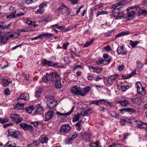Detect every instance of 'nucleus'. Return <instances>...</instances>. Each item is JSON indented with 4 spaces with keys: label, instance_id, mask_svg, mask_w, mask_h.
<instances>
[{
    "label": "nucleus",
    "instance_id": "nucleus-1",
    "mask_svg": "<svg viewBox=\"0 0 147 147\" xmlns=\"http://www.w3.org/2000/svg\"><path fill=\"white\" fill-rule=\"evenodd\" d=\"M19 36V34L15 32H9L3 35L2 34V32L0 30V41L4 44L6 43L9 38H13V39H15Z\"/></svg>",
    "mask_w": 147,
    "mask_h": 147
},
{
    "label": "nucleus",
    "instance_id": "nucleus-2",
    "mask_svg": "<svg viewBox=\"0 0 147 147\" xmlns=\"http://www.w3.org/2000/svg\"><path fill=\"white\" fill-rule=\"evenodd\" d=\"M91 88L90 86H88L80 89V87L74 86V94L84 96L89 92Z\"/></svg>",
    "mask_w": 147,
    "mask_h": 147
},
{
    "label": "nucleus",
    "instance_id": "nucleus-3",
    "mask_svg": "<svg viewBox=\"0 0 147 147\" xmlns=\"http://www.w3.org/2000/svg\"><path fill=\"white\" fill-rule=\"evenodd\" d=\"M55 13L58 16L61 14L64 15L66 14H69L71 12L70 9L65 5L64 4H62L59 7L56 9L55 10Z\"/></svg>",
    "mask_w": 147,
    "mask_h": 147
},
{
    "label": "nucleus",
    "instance_id": "nucleus-4",
    "mask_svg": "<svg viewBox=\"0 0 147 147\" xmlns=\"http://www.w3.org/2000/svg\"><path fill=\"white\" fill-rule=\"evenodd\" d=\"M103 57L105 59L108 58V59L107 60H106L102 59L98 60L96 62V63L97 64L100 65V64H102L103 65H105L108 64L111 62L112 58L110 57H109V55L107 53L104 54Z\"/></svg>",
    "mask_w": 147,
    "mask_h": 147
},
{
    "label": "nucleus",
    "instance_id": "nucleus-5",
    "mask_svg": "<svg viewBox=\"0 0 147 147\" xmlns=\"http://www.w3.org/2000/svg\"><path fill=\"white\" fill-rule=\"evenodd\" d=\"M42 63L45 65L52 67L55 68H58L59 67L63 68L64 67V66L61 67L60 66H59L58 65V63L55 62L54 63L53 61L47 60L46 59H44L42 60Z\"/></svg>",
    "mask_w": 147,
    "mask_h": 147
},
{
    "label": "nucleus",
    "instance_id": "nucleus-6",
    "mask_svg": "<svg viewBox=\"0 0 147 147\" xmlns=\"http://www.w3.org/2000/svg\"><path fill=\"white\" fill-rule=\"evenodd\" d=\"M58 75L56 72L51 71L49 74H46L45 78L47 81H53Z\"/></svg>",
    "mask_w": 147,
    "mask_h": 147
},
{
    "label": "nucleus",
    "instance_id": "nucleus-7",
    "mask_svg": "<svg viewBox=\"0 0 147 147\" xmlns=\"http://www.w3.org/2000/svg\"><path fill=\"white\" fill-rule=\"evenodd\" d=\"M71 128V127L68 124L61 125L60 128V133L63 135L64 133L68 132Z\"/></svg>",
    "mask_w": 147,
    "mask_h": 147
},
{
    "label": "nucleus",
    "instance_id": "nucleus-8",
    "mask_svg": "<svg viewBox=\"0 0 147 147\" xmlns=\"http://www.w3.org/2000/svg\"><path fill=\"white\" fill-rule=\"evenodd\" d=\"M20 135L19 131L13 129H10L8 130V135L15 138H18Z\"/></svg>",
    "mask_w": 147,
    "mask_h": 147
},
{
    "label": "nucleus",
    "instance_id": "nucleus-9",
    "mask_svg": "<svg viewBox=\"0 0 147 147\" xmlns=\"http://www.w3.org/2000/svg\"><path fill=\"white\" fill-rule=\"evenodd\" d=\"M20 127L24 130H30L31 131H34V128L30 125H28L26 123L22 122L20 124Z\"/></svg>",
    "mask_w": 147,
    "mask_h": 147
},
{
    "label": "nucleus",
    "instance_id": "nucleus-10",
    "mask_svg": "<svg viewBox=\"0 0 147 147\" xmlns=\"http://www.w3.org/2000/svg\"><path fill=\"white\" fill-rule=\"evenodd\" d=\"M121 7H119L118 9H113L112 11V14L114 17H117L123 12V11L121 10Z\"/></svg>",
    "mask_w": 147,
    "mask_h": 147
},
{
    "label": "nucleus",
    "instance_id": "nucleus-11",
    "mask_svg": "<svg viewBox=\"0 0 147 147\" xmlns=\"http://www.w3.org/2000/svg\"><path fill=\"white\" fill-rule=\"evenodd\" d=\"M128 13L126 16L125 18L126 20H130L132 19L135 15L134 11L131 10L128 11Z\"/></svg>",
    "mask_w": 147,
    "mask_h": 147
},
{
    "label": "nucleus",
    "instance_id": "nucleus-12",
    "mask_svg": "<svg viewBox=\"0 0 147 147\" xmlns=\"http://www.w3.org/2000/svg\"><path fill=\"white\" fill-rule=\"evenodd\" d=\"M11 117L14 122L17 123L20 122L22 120V118L20 116L16 114H11Z\"/></svg>",
    "mask_w": 147,
    "mask_h": 147
},
{
    "label": "nucleus",
    "instance_id": "nucleus-13",
    "mask_svg": "<svg viewBox=\"0 0 147 147\" xmlns=\"http://www.w3.org/2000/svg\"><path fill=\"white\" fill-rule=\"evenodd\" d=\"M43 36L49 39L50 38L54 37V35L52 33L45 32L40 34L37 36L38 39L40 38L42 39V37Z\"/></svg>",
    "mask_w": 147,
    "mask_h": 147
},
{
    "label": "nucleus",
    "instance_id": "nucleus-14",
    "mask_svg": "<svg viewBox=\"0 0 147 147\" xmlns=\"http://www.w3.org/2000/svg\"><path fill=\"white\" fill-rule=\"evenodd\" d=\"M118 77V75L117 74H115L111 75L108 78L107 82L109 84H112L114 82L115 80L117 79Z\"/></svg>",
    "mask_w": 147,
    "mask_h": 147
},
{
    "label": "nucleus",
    "instance_id": "nucleus-15",
    "mask_svg": "<svg viewBox=\"0 0 147 147\" xmlns=\"http://www.w3.org/2000/svg\"><path fill=\"white\" fill-rule=\"evenodd\" d=\"M46 5V4L45 3H42L39 6V9H38L35 12L36 14H43L45 11V7Z\"/></svg>",
    "mask_w": 147,
    "mask_h": 147
},
{
    "label": "nucleus",
    "instance_id": "nucleus-16",
    "mask_svg": "<svg viewBox=\"0 0 147 147\" xmlns=\"http://www.w3.org/2000/svg\"><path fill=\"white\" fill-rule=\"evenodd\" d=\"M35 114L36 115L41 114L43 113V108L40 104H38L35 106Z\"/></svg>",
    "mask_w": 147,
    "mask_h": 147
},
{
    "label": "nucleus",
    "instance_id": "nucleus-17",
    "mask_svg": "<svg viewBox=\"0 0 147 147\" xmlns=\"http://www.w3.org/2000/svg\"><path fill=\"white\" fill-rule=\"evenodd\" d=\"M117 52L119 54H121L123 55H125L127 53V51L122 45L118 47L117 50Z\"/></svg>",
    "mask_w": 147,
    "mask_h": 147
},
{
    "label": "nucleus",
    "instance_id": "nucleus-18",
    "mask_svg": "<svg viewBox=\"0 0 147 147\" xmlns=\"http://www.w3.org/2000/svg\"><path fill=\"white\" fill-rule=\"evenodd\" d=\"M54 112L53 111H49L45 113V121L51 119L53 117Z\"/></svg>",
    "mask_w": 147,
    "mask_h": 147
},
{
    "label": "nucleus",
    "instance_id": "nucleus-19",
    "mask_svg": "<svg viewBox=\"0 0 147 147\" xmlns=\"http://www.w3.org/2000/svg\"><path fill=\"white\" fill-rule=\"evenodd\" d=\"M55 79L56 81V82L55 84V87L58 88H60L61 87V84L60 81V78L59 75L57 76Z\"/></svg>",
    "mask_w": 147,
    "mask_h": 147
},
{
    "label": "nucleus",
    "instance_id": "nucleus-20",
    "mask_svg": "<svg viewBox=\"0 0 147 147\" xmlns=\"http://www.w3.org/2000/svg\"><path fill=\"white\" fill-rule=\"evenodd\" d=\"M73 110H74V107H72L71 111L68 113H60V112H59L58 111H57L56 113V114L58 115H61V116H63L64 117H66L67 115H70V114H71L72 113L73 111Z\"/></svg>",
    "mask_w": 147,
    "mask_h": 147
},
{
    "label": "nucleus",
    "instance_id": "nucleus-21",
    "mask_svg": "<svg viewBox=\"0 0 147 147\" xmlns=\"http://www.w3.org/2000/svg\"><path fill=\"white\" fill-rule=\"evenodd\" d=\"M117 103L120 104L123 107H126L129 104V102L126 100H124L119 101L117 102Z\"/></svg>",
    "mask_w": 147,
    "mask_h": 147
},
{
    "label": "nucleus",
    "instance_id": "nucleus-22",
    "mask_svg": "<svg viewBox=\"0 0 147 147\" xmlns=\"http://www.w3.org/2000/svg\"><path fill=\"white\" fill-rule=\"evenodd\" d=\"M56 100H55L53 98V97L52 96H50L47 98V100L46 101L47 106L51 104L55 101Z\"/></svg>",
    "mask_w": 147,
    "mask_h": 147
},
{
    "label": "nucleus",
    "instance_id": "nucleus-23",
    "mask_svg": "<svg viewBox=\"0 0 147 147\" xmlns=\"http://www.w3.org/2000/svg\"><path fill=\"white\" fill-rule=\"evenodd\" d=\"M48 140V137L45 135H42L41 136L40 142L42 143H47Z\"/></svg>",
    "mask_w": 147,
    "mask_h": 147
},
{
    "label": "nucleus",
    "instance_id": "nucleus-24",
    "mask_svg": "<svg viewBox=\"0 0 147 147\" xmlns=\"http://www.w3.org/2000/svg\"><path fill=\"white\" fill-rule=\"evenodd\" d=\"M57 105V101L55 100L54 102H52L51 104L48 105L47 106V107L49 108L50 110H52L54 109L55 108Z\"/></svg>",
    "mask_w": 147,
    "mask_h": 147
},
{
    "label": "nucleus",
    "instance_id": "nucleus-25",
    "mask_svg": "<svg viewBox=\"0 0 147 147\" xmlns=\"http://www.w3.org/2000/svg\"><path fill=\"white\" fill-rule=\"evenodd\" d=\"M2 82L3 85L4 86H8L9 84L12 83V81L11 80L9 81L7 79L4 78Z\"/></svg>",
    "mask_w": 147,
    "mask_h": 147
},
{
    "label": "nucleus",
    "instance_id": "nucleus-26",
    "mask_svg": "<svg viewBox=\"0 0 147 147\" xmlns=\"http://www.w3.org/2000/svg\"><path fill=\"white\" fill-rule=\"evenodd\" d=\"M138 94L142 96H144L146 94V91L144 87H142L140 89H138L137 91Z\"/></svg>",
    "mask_w": 147,
    "mask_h": 147
},
{
    "label": "nucleus",
    "instance_id": "nucleus-27",
    "mask_svg": "<svg viewBox=\"0 0 147 147\" xmlns=\"http://www.w3.org/2000/svg\"><path fill=\"white\" fill-rule=\"evenodd\" d=\"M82 121L80 120L76 124V130L77 131H80L81 129V127L82 125L81 123L82 122Z\"/></svg>",
    "mask_w": 147,
    "mask_h": 147
},
{
    "label": "nucleus",
    "instance_id": "nucleus-28",
    "mask_svg": "<svg viewBox=\"0 0 147 147\" xmlns=\"http://www.w3.org/2000/svg\"><path fill=\"white\" fill-rule=\"evenodd\" d=\"M139 43L138 41H133L132 40H129V44L133 48H135Z\"/></svg>",
    "mask_w": 147,
    "mask_h": 147
},
{
    "label": "nucleus",
    "instance_id": "nucleus-29",
    "mask_svg": "<svg viewBox=\"0 0 147 147\" xmlns=\"http://www.w3.org/2000/svg\"><path fill=\"white\" fill-rule=\"evenodd\" d=\"M34 107L33 106H29L28 107L25 108V110L28 113H31L34 110Z\"/></svg>",
    "mask_w": 147,
    "mask_h": 147
},
{
    "label": "nucleus",
    "instance_id": "nucleus-30",
    "mask_svg": "<svg viewBox=\"0 0 147 147\" xmlns=\"http://www.w3.org/2000/svg\"><path fill=\"white\" fill-rule=\"evenodd\" d=\"M129 32L128 31H122L116 35V37H120L122 36L128 34Z\"/></svg>",
    "mask_w": 147,
    "mask_h": 147
},
{
    "label": "nucleus",
    "instance_id": "nucleus-31",
    "mask_svg": "<svg viewBox=\"0 0 147 147\" xmlns=\"http://www.w3.org/2000/svg\"><path fill=\"white\" fill-rule=\"evenodd\" d=\"M42 91V89L41 88L38 89L36 92V94L35 95V97L38 98L40 97V94Z\"/></svg>",
    "mask_w": 147,
    "mask_h": 147
},
{
    "label": "nucleus",
    "instance_id": "nucleus-32",
    "mask_svg": "<svg viewBox=\"0 0 147 147\" xmlns=\"http://www.w3.org/2000/svg\"><path fill=\"white\" fill-rule=\"evenodd\" d=\"M141 99L138 97H137L132 99V101L135 104H137L139 103L140 102H141Z\"/></svg>",
    "mask_w": 147,
    "mask_h": 147
},
{
    "label": "nucleus",
    "instance_id": "nucleus-33",
    "mask_svg": "<svg viewBox=\"0 0 147 147\" xmlns=\"http://www.w3.org/2000/svg\"><path fill=\"white\" fill-rule=\"evenodd\" d=\"M24 105V103H18L16 105H15L14 109H17V110H19L23 107Z\"/></svg>",
    "mask_w": 147,
    "mask_h": 147
},
{
    "label": "nucleus",
    "instance_id": "nucleus-34",
    "mask_svg": "<svg viewBox=\"0 0 147 147\" xmlns=\"http://www.w3.org/2000/svg\"><path fill=\"white\" fill-rule=\"evenodd\" d=\"M74 139V135L72 136L71 137L69 138H68L65 141V143L66 144H69L72 143Z\"/></svg>",
    "mask_w": 147,
    "mask_h": 147
},
{
    "label": "nucleus",
    "instance_id": "nucleus-35",
    "mask_svg": "<svg viewBox=\"0 0 147 147\" xmlns=\"http://www.w3.org/2000/svg\"><path fill=\"white\" fill-rule=\"evenodd\" d=\"M147 14V11L146 9H141L139 12V14L140 16H145Z\"/></svg>",
    "mask_w": 147,
    "mask_h": 147
},
{
    "label": "nucleus",
    "instance_id": "nucleus-36",
    "mask_svg": "<svg viewBox=\"0 0 147 147\" xmlns=\"http://www.w3.org/2000/svg\"><path fill=\"white\" fill-rule=\"evenodd\" d=\"M16 11H13L11 14L9 15L6 16L7 18H9L10 19L13 18L15 17V14H16Z\"/></svg>",
    "mask_w": 147,
    "mask_h": 147
},
{
    "label": "nucleus",
    "instance_id": "nucleus-37",
    "mask_svg": "<svg viewBox=\"0 0 147 147\" xmlns=\"http://www.w3.org/2000/svg\"><path fill=\"white\" fill-rule=\"evenodd\" d=\"M26 97L25 96V94H21L17 98L18 100H19L20 99L21 100H24L26 101H28V99H26Z\"/></svg>",
    "mask_w": 147,
    "mask_h": 147
},
{
    "label": "nucleus",
    "instance_id": "nucleus-38",
    "mask_svg": "<svg viewBox=\"0 0 147 147\" xmlns=\"http://www.w3.org/2000/svg\"><path fill=\"white\" fill-rule=\"evenodd\" d=\"M135 124L139 128H141L143 123L137 120L134 121Z\"/></svg>",
    "mask_w": 147,
    "mask_h": 147
},
{
    "label": "nucleus",
    "instance_id": "nucleus-39",
    "mask_svg": "<svg viewBox=\"0 0 147 147\" xmlns=\"http://www.w3.org/2000/svg\"><path fill=\"white\" fill-rule=\"evenodd\" d=\"M129 88V86H121L119 89L122 92H124L128 89Z\"/></svg>",
    "mask_w": 147,
    "mask_h": 147
},
{
    "label": "nucleus",
    "instance_id": "nucleus-40",
    "mask_svg": "<svg viewBox=\"0 0 147 147\" xmlns=\"http://www.w3.org/2000/svg\"><path fill=\"white\" fill-rule=\"evenodd\" d=\"M95 39L93 38L90 41L87 42L84 46V47H87L89 46L94 40Z\"/></svg>",
    "mask_w": 147,
    "mask_h": 147
},
{
    "label": "nucleus",
    "instance_id": "nucleus-41",
    "mask_svg": "<svg viewBox=\"0 0 147 147\" xmlns=\"http://www.w3.org/2000/svg\"><path fill=\"white\" fill-rule=\"evenodd\" d=\"M81 115H82V113L80 114L78 113L77 114L75 115V116H74V122L77 121L81 117Z\"/></svg>",
    "mask_w": 147,
    "mask_h": 147
},
{
    "label": "nucleus",
    "instance_id": "nucleus-42",
    "mask_svg": "<svg viewBox=\"0 0 147 147\" xmlns=\"http://www.w3.org/2000/svg\"><path fill=\"white\" fill-rule=\"evenodd\" d=\"M31 30L28 27H26L24 28L20 29L19 30V32H26L30 31Z\"/></svg>",
    "mask_w": 147,
    "mask_h": 147
},
{
    "label": "nucleus",
    "instance_id": "nucleus-43",
    "mask_svg": "<svg viewBox=\"0 0 147 147\" xmlns=\"http://www.w3.org/2000/svg\"><path fill=\"white\" fill-rule=\"evenodd\" d=\"M103 101H105V99H102L100 100L93 101V104L99 105L102 103V102Z\"/></svg>",
    "mask_w": 147,
    "mask_h": 147
},
{
    "label": "nucleus",
    "instance_id": "nucleus-44",
    "mask_svg": "<svg viewBox=\"0 0 147 147\" xmlns=\"http://www.w3.org/2000/svg\"><path fill=\"white\" fill-rule=\"evenodd\" d=\"M40 144V141L39 140H34L32 141V143H31V144L34 146L38 145Z\"/></svg>",
    "mask_w": 147,
    "mask_h": 147
},
{
    "label": "nucleus",
    "instance_id": "nucleus-45",
    "mask_svg": "<svg viewBox=\"0 0 147 147\" xmlns=\"http://www.w3.org/2000/svg\"><path fill=\"white\" fill-rule=\"evenodd\" d=\"M125 110L126 112H128L130 114L136 112L135 109L130 108L125 109Z\"/></svg>",
    "mask_w": 147,
    "mask_h": 147
},
{
    "label": "nucleus",
    "instance_id": "nucleus-46",
    "mask_svg": "<svg viewBox=\"0 0 147 147\" xmlns=\"http://www.w3.org/2000/svg\"><path fill=\"white\" fill-rule=\"evenodd\" d=\"M107 13L108 11H102L101 12L98 11L97 13V15H96V16L97 17L99 16L107 14Z\"/></svg>",
    "mask_w": 147,
    "mask_h": 147
},
{
    "label": "nucleus",
    "instance_id": "nucleus-47",
    "mask_svg": "<svg viewBox=\"0 0 147 147\" xmlns=\"http://www.w3.org/2000/svg\"><path fill=\"white\" fill-rule=\"evenodd\" d=\"M92 109H91L87 110V111H84V113L82 115V116H85L88 115L91 113Z\"/></svg>",
    "mask_w": 147,
    "mask_h": 147
},
{
    "label": "nucleus",
    "instance_id": "nucleus-48",
    "mask_svg": "<svg viewBox=\"0 0 147 147\" xmlns=\"http://www.w3.org/2000/svg\"><path fill=\"white\" fill-rule=\"evenodd\" d=\"M135 87L137 88V91L138 89H140L142 87L141 84L139 82H138L136 83L135 84Z\"/></svg>",
    "mask_w": 147,
    "mask_h": 147
},
{
    "label": "nucleus",
    "instance_id": "nucleus-49",
    "mask_svg": "<svg viewBox=\"0 0 147 147\" xmlns=\"http://www.w3.org/2000/svg\"><path fill=\"white\" fill-rule=\"evenodd\" d=\"M12 23H11L9 24H8L7 25H3L2 29H9L10 26H11Z\"/></svg>",
    "mask_w": 147,
    "mask_h": 147
},
{
    "label": "nucleus",
    "instance_id": "nucleus-50",
    "mask_svg": "<svg viewBox=\"0 0 147 147\" xmlns=\"http://www.w3.org/2000/svg\"><path fill=\"white\" fill-rule=\"evenodd\" d=\"M81 105L80 103L78 102L74 103V107H77V109L81 108Z\"/></svg>",
    "mask_w": 147,
    "mask_h": 147
},
{
    "label": "nucleus",
    "instance_id": "nucleus-51",
    "mask_svg": "<svg viewBox=\"0 0 147 147\" xmlns=\"http://www.w3.org/2000/svg\"><path fill=\"white\" fill-rule=\"evenodd\" d=\"M104 49L107 52H110L111 51V49L109 45H107L104 48Z\"/></svg>",
    "mask_w": 147,
    "mask_h": 147
},
{
    "label": "nucleus",
    "instance_id": "nucleus-52",
    "mask_svg": "<svg viewBox=\"0 0 147 147\" xmlns=\"http://www.w3.org/2000/svg\"><path fill=\"white\" fill-rule=\"evenodd\" d=\"M102 70V68H99L98 69H97L96 68L95 70L93 71L92 72L93 73L96 72L98 74L101 73Z\"/></svg>",
    "mask_w": 147,
    "mask_h": 147
},
{
    "label": "nucleus",
    "instance_id": "nucleus-53",
    "mask_svg": "<svg viewBox=\"0 0 147 147\" xmlns=\"http://www.w3.org/2000/svg\"><path fill=\"white\" fill-rule=\"evenodd\" d=\"M121 3L119 2L118 3L115 4L113 5L112 6V9H118L117 8L120 5Z\"/></svg>",
    "mask_w": 147,
    "mask_h": 147
},
{
    "label": "nucleus",
    "instance_id": "nucleus-54",
    "mask_svg": "<svg viewBox=\"0 0 147 147\" xmlns=\"http://www.w3.org/2000/svg\"><path fill=\"white\" fill-rule=\"evenodd\" d=\"M8 120L7 118L4 119H2L0 118V122L2 123H5L8 122Z\"/></svg>",
    "mask_w": 147,
    "mask_h": 147
},
{
    "label": "nucleus",
    "instance_id": "nucleus-55",
    "mask_svg": "<svg viewBox=\"0 0 147 147\" xmlns=\"http://www.w3.org/2000/svg\"><path fill=\"white\" fill-rule=\"evenodd\" d=\"M124 66L123 65H119L117 68L118 69L119 71H121L124 69Z\"/></svg>",
    "mask_w": 147,
    "mask_h": 147
},
{
    "label": "nucleus",
    "instance_id": "nucleus-56",
    "mask_svg": "<svg viewBox=\"0 0 147 147\" xmlns=\"http://www.w3.org/2000/svg\"><path fill=\"white\" fill-rule=\"evenodd\" d=\"M30 123L33 124L34 126L35 127H37L38 125L39 124L38 122V121L36 122L31 121L30 122Z\"/></svg>",
    "mask_w": 147,
    "mask_h": 147
},
{
    "label": "nucleus",
    "instance_id": "nucleus-57",
    "mask_svg": "<svg viewBox=\"0 0 147 147\" xmlns=\"http://www.w3.org/2000/svg\"><path fill=\"white\" fill-rule=\"evenodd\" d=\"M26 23L30 26H32V25H33V24H34V21H32L29 20H27L26 22Z\"/></svg>",
    "mask_w": 147,
    "mask_h": 147
},
{
    "label": "nucleus",
    "instance_id": "nucleus-58",
    "mask_svg": "<svg viewBox=\"0 0 147 147\" xmlns=\"http://www.w3.org/2000/svg\"><path fill=\"white\" fill-rule=\"evenodd\" d=\"M126 122H127V121L125 119H121L120 123L121 125H125Z\"/></svg>",
    "mask_w": 147,
    "mask_h": 147
},
{
    "label": "nucleus",
    "instance_id": "nucleus-59",
    "mask_svg": "<svg viewBox=\"0 0 147 147\" xmlns=\"http://www.w3.org/2000/svg\"><path fill=\"white\" fill-rule=\"evenodd\" d=\"M5 94L6 95H8L10 94V91L8 88H7L5 89L4 91Z\"/></svg>",
    "mask_w": 147,
    "mask_h": 147
},
{
    "label": "nucleus",
    "instance_id": "nucleus-60",
    "mask_svg": "<svg viewBox=\"0 0 147 147\" xmlns=\"http://www.w3.org/2000/svg\"><path fill=\"white\" fill-rule=\"evenodd\" d=\"M143 66L142 63L139 62L137 65V67L139 69H141Z\"/></svg>",
    "mask_w": 147,
    "mask_h": 147
},
{
    "label": "nucleus",
    "instance_id": "nucleus-61",
    "mask_svg": "<svg viewBox=\"0 0 147 147\" xmlns=\"http://www.w3.org/2000/svg\"><path fill=\"white\" fill-rule=\"evenodd\" d=\"M83 6L82 5L80 6L77 10L76 11V14L77 15L79 13L80 11V10L82 8H83Z\"/></svg>",
    "mask_w": 147,
    "mask_h": 147
},
{
    "label": "nucleus",
    "instance_id": "nucleus-62",
    "mask_svg": "<svg viewBox=\"0 0 147 147\" xmlns=\"http://www.w3.org/2000/svg\"><path fill=\"white\" fill-rule=\"evenodd\" d=\"M24 2L25 3L27 4H29L31 3L33 0H24Z\"/></svg>",
    "mask_w": 147,
    "mask_h": 147
},
{
    "label": "nucleus",
    "instance_id": "nucleus-63",
    "mask_svg": "<svg viewBox=\"0 0 147 147\" xmlns=\"http://www.w3.org/2000/svg\"><path fill=\"white\" fill-rule=\"evenodd\" d=\"M104 101V104L106 105H109V106H111V103L110 102H109L105 100V101Z\"/></svg>",
    "mask_w": 147,
    "mask_h": 147
},
{
    "label": "nucleus",
    "instance_id": "nucleus-64",
    "mask_svg": "<svg viewBox=\"0 0 147 147\" xmlns=\"http://www.w3.org/2000/svg\"><path fill=\"white\" fill-rule=\"evenodd\" d=\"M52 19L51 17L49 16H47L45 18V20L47 22H48L49 21L51 20Z\"/></svg>",
    "mask_w": 147,
    "mask_h": 147
}]
</instances>
